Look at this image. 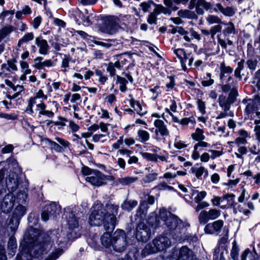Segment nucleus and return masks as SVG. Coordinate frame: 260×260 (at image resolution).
Segmentation results:
<instances>
[{
  "label": "nucleus",
  "mask_w": 260,
  "mask_h": 260,
  "mask_svg": "<svg viewBox=\"0 0 260 260\" xmlns=\"http://www.w3.org/2000/svg\"><path fill=\"white\" fill-rule=\"evenodd\" d=\"M174 146L176 148L181 149L186 148L187 145L184 142L180 140L178 138H176L174 141Z\"/></svg>",
  "instance_id": "864d4df0"
},
{
  "label": "nucleus",
  "mask_w": 260,
  "mask_h": 260,
  "mask_svg": "<svg viewBox=\"0 0 260 260\" xmlns=\"http://www.w3.org/2000/svg\"><path fill=\"white\" fill-rule=\"evenodd\" d=\"M200 150L199 148H198L197 146L194 145L193 150L191 154V158L193 159L197 160L200 158L201 156L200 154Z\"/></svg>",
  "instance_id": "680f3d73"
},
{
  "label": "nucleus",
  "mask_w": 260,
  "mask_h": 260,
  "mask_svg": "<svg viewBox=\"0 0 260 260\" xmlns=\"http://www.w3.org/2000/svg\"><path fill=\"white\" fill-rule=\"evenodd\" d=\"M221 215V211L216 209H211L208 211L202 210L198 216L199 222L201 224H205L210 220H214Z\"/></svg>",
  "instance_id": "9d476101"
},
{
  "label": "nucleus",
  "mask_w": 260,
  "mask_h": 260,
  "mask_svg": "<svg viewBox=\"0 0 260 260\" xmlns=\"http://www.w3.org/2000/svg\"><path fill=\"white\" fill-rule=\"evenodd\" d=\"M153 124L156 128L155 131L156 134L157 135L159 133L162 137L169 136V131L167 128V125L162 120L160 119H155L154 121Z\"/></svg>",
  "instance_id": "f3484780"
},
{
  "label": "nucleus",
  "mask_w": 260,
  "mask_h": 260,
  "mask_svg": "<svg viewBox=\"0 0 260 260\" xmlns=\"http://www.w3.org/2000/svg\"><path fill=\"white\" fill-rule=\"evenodd\" d=\"M68 237L65 236L64 233L61 232L59 236L57 237L56 242L58 243V245L60 244H63L68 241Z\"/></svg>",
  "instance_id": "bf43d9fd"
},
{
  "label": "nucleus",
  "mask_w": 260,
  "mask_h": 260,
  "mask_svg": "<svg viewBox=\"0 0 260 260\" xmlns=\"http://www.w3.org/2000/svg\"><path fill=\"white\" fill-rule=\"evenodd\" d=\"M197 103H198V107L199 110L200 111V112L203 114H205V113H206L205 103L204 101H203L202 100L199 99L198 100Z\"/></svg>",
  "instance_id": "e2e57ef3"
},
{
  "label": "nucleus",
  "mask_w": 260,
  "mask_h": 260,
  "mask_svg": "<svg viewBox=\"0 0 260 260\" xmlns=\"http://www.w3.org/2000/svg\"><path fill=\"white\" fill-rule=\"evenodd\" d=\"M126 236L124 231L117 229L113 234L112 247L119 252L123 251L127 245Z\"/></svg>",
  "instance_id": "0eeeda50"
},
{
  "label": "nucleus",
  "mask_w": 260,
  "mask_h": 260,
  "mask_svg": "<svg viewBox=\"0 0 260 260\" xmlns=\"http://www.w3.org/2000/svg\"><path fill=\"white\" fill-rule=\"evenodd\" d=\"M39 99H42V100H46L47 99V95L44 93L42 89H39L36 92L34 95L30 97L27 101L28 104L25 112L29 115H34V111L33 110V107L38 103L37 100Z\"/></svg>",
  "instance_id": "9b49d317"
},
{
  "label": "nucleus",
  "mask_w": 260,
  "mask_h": 260,
  "mask_svg": "<svg viewBox=\"0 0 260 260\" xmlns=\"http://www.w3.org/2000/svg\"><path fill=\"white\" fill-rule=\"evenodd\" d=\"M122 67L121 63L119 61H116L115 62H109L107 66V71L110 73V75L112 76L115 75L116 74V68L120 69Z\"/></svg>",
  "instance_id": "c85d7f7f"
},
{
  "label": "nucleus",
  "mask_w": 260,
  "mask_h": 260,
  "mask_svg": "<svg viewBox=\"0 0 260 260\" xmlns=\"http://www.w3.org/2000/svg\"><path fill=\"white\" fill-rule=\"evenodd\" d=\"M141 154L144 159H145L148 161H151L153 162L157 161V154L150 153L148 152H141Z\"/></svg>",
  "instance_id": "37998d69"
},
{
  "label": "nucleus",
  "mask_w": 260,
  "mask_h": 260,
  "mask_svg": "<svg viewBox=\"0 0 260 260\" xmlns=\"http://www.w3.org/2000/svg\"><path fill=\"white\" fill-rule=\"evenodd\" d=\"M243 103L246 104L245 112L247 114L255 113L257 118L254 120V123H260V96H256L252 99H244Z\"/></svg>",
  "instance_id": "39448f33"
},
{
  "label": "nucleus",
  "mask_w": 260,
  "mask_h": 260,
  "mask_svg": "<svg viewBox=\"0 0 260 260\" xmlns=\"http://www.w3.org/2000/svg\"><path fill=\"white\" fill-rule=\"evenodd\" d=\"M158 174L156 172H151L146 175L141 179V183L142 184L151 183L156 180Z\"/></svg>",
  "instance_id": "72a5a7b5"
},
{
  "label": "nucleus",
  "mask_w": 260,
  "mask_h": 260,
  "mask_svg": "<svg viewBox=\"0 0 260 260\" xmlns=\"http://www.w3.org/2000/svg\"><path fill=\"white\" fill-rule=\"evenodd\" d=\"M228 254V251L224 247V249L217 248L215 249L213 254L214 260H225L224 255Z\"/></svg>",
  "instance_id": "cd10ccee"
},
{
  "label": "nucleus",
  "mask_w": 260,
  "mask_h": 260,
  "mask_svg": "<svg viewBox=\"0 0 260 260\" xmlns=\"http://www.w3.org/2000/svg\"><path fill=\"white\" fill-rule=\"evenodd\" d=\"M154 201L155 199L153 196H148L147 202L143 201L140 204V207L137 210L136 216L140 217L141 219L144 218L147 214L148 208L147 203L150 205H152L154 204Z\"/></svg>",
  "instance_id": "2eb2a0df"
},
{
  "label": "nucleus",
  "mask_w": 260,
  "mask_h": 260,
  "mask_svg": "<svg viewBox=\"0 0 260 260\" xmlns=\"http://www.w3.org/2000/svg\"><path fill=\"white\" fill-rule=\"evenodd\" d=\"M214 10L215 11H220L224 15L229 17L233 16L235 13V11L232 7H227L224 8L220 4L216 5Z\"/></svg>",
  "instance_id": "b1692460"
},
{
  "label": "nucleus",
  "mask_w": 260,
  "mask_h": 260,
  "mask_svg": "<svg viewBox=\"0 0 260 260\" xmlns=\"http://www.w3.org/2000/svg\"><path fill=\"white\" fill-rule=\"evenodd\" d=\"M257 63V62L256 60L252 59H248L246 62L247 67L252 71L256 69Z\"/></svg>",
  "instance_id": "69168bd1"
},
{
  "label": "nucleus",
  "mask_w": 260,
  "mask_h": 260,
  "mask_svg": "<svg viewBox=\"0 0 260 260\" xmlns=\"http://www.w3.org/2000/svg\"><path fill=\"white\" fill-rule=\"evenodd\" d=\"M244 60H241L240 61L238 62L237 64V67L234 72V76L238 79L239 81H240L242 79L241 72L244 69Z\"/></svg>",
  "instance_id": "c9c22d12"
},
{
  "label": "nucleus",
  "mask_w": 260,
  "mask_h": 260,
  "mask_svg": "<svg viewBox=\"0 0 260 260\" xmlns=\"http://www.w3.org/2000/svg\"><path fill=\"white\" fill-rule=\"evenodd\" d=\"M71 59V57L65 55L62 59L61 67L64 69L63 70L64 72L67 71L66 69L69 67V62Z\"/></svg>",
  "instance_id": "5fc2aeb1"
},
{
  "label": "nucleus",
  "mask_w": 260,
  "mask_h": 260,
  "mask_svg": "<svg viewBox=\"0 0 260 260\" xmlns=\"http://www.w3.org/2000/svg\"><path fill=\"white\" fill-rule=\"evenodd\" d=\"M223 24H217L211 27V36L212 39L214 38V36L217 32H221Z\"/></svg>",
  "instance_id": "3c124183"
},
{
  "label": "nucleus",
  "mask_w": 260,
  "mask_h": 260,
  "mask_svg": "<svg viewBox=\"0 0 260 260\" xmlns=\"http://www.w3.org/2000/svg\"><path fill=\"white\" fill-rule=\"evenodd\" d=\"M157 15H156L153 12H151V13H150L147 18L148 23H149L150 24H156L157 20Z\"/></svg>",
  "instance_id": "338daca9"
},
{
  "label": "nucleus",
  "mask_w": 260,
  "mask_h": 260,
  "mask_svg": "<svg viewBox=\"0 0 260 260\" xmlns=\"http://www.w3.org/2000/svg\"><path fill=\"white\" fill-rule=\"evenodd\" d=\"M190 172L191 173L194 174L196 177L198 178L203 175L204 172H205L206 175L208 174L207 171L206 170L205 168L203 167H200L199 168L192 167L190 169Z\"/></svg>",
  "instance_id": "4c0bfd02"
},
{
  "label": "nucleus",
  "mask_w": 260,
  "mask_h": 260,
  "mask_svg": "<svg viewBox=\"0 0 260 260\" xmlns=\"http://www.w3.org/2000/svg\"><path fill=\"white\" fill-rule=\"evenodd\" d=\"M51 238L49 236L45 237L39 230L31 228L28 235H24V245L21 244V250L17 254L16 260H31L32 251L34 256L38 258L47 253L52 246Z\"/></svg>",
  "instance_id": "f257e3e1"
},
{
  "label": "nucleus",
  "mask_w": 260,
  "mask_h": 260,
  "mask_svg": "<svg viewBox=\"0 0 260 260\" xmlns=\"http://www.w3.org/2000/svg\"><path fill=\"white\" fill-rule=\"evenodd\" d=\"M65 215L67 218L69 228L70 229H74L78 227L79 217H77L74 212L70 211H66Z\"/></svg>",
  "instance_id": "6ab92c4d"
},
{
  "label": "nucleus",
  "mask_w": 260,
  "mask_h": 260,
  "mask_svg": "<svg viewBox=\"0 0 260 260\" xmlns=\"http://www.w3.org/2000/svg\"><path fill=\"white\" fill-rule=\"evenodd\" d=\"M60 210V206L55 203H52L46 205L43 209L42 213V219L46 221L49 217L54 218L56 215L59 214Z\"/></svg>",
  "instance_id": "f8f14e48"
},
{
  "label": "nucleus",
  "mask_w": 260,
  "mask_h": 260,
  "mask_svg": "<svg viewBox=\"0 0 260 260\" xmlns=\"http://www.w3.org/2000/svg\"><path fill=\"white\" fill-rule=\"evenodd\" d=\"M137 178L132 177H126L124 178H118L116 182L117 184H121L123 186L124 185H128L132 183L135 182L137 180Z\"/></svg>",
  "instance_id": "2f4dec72"
},
{
  "label": "nucleus",
  "mask_w": 260,
  "mask_h": 260,
  "mask_svg": "<svg viewBox=\"0 0 260 260\" xmlns=\"http://www.w3.org/2000/svg\"><path fill=\"white\" fill-rule=\"evenodd\" d=\"M218 102L219 106L222 107L224 112H226L230 109V105L225 96L223 95H219Z\"/></svg>",
  "instance_id": "473e14b6"
},
{
  "label": "nucleus",
  "mask_w": 260,
  "mask_h": 260,
  "mask_svg": "<svg viewBox=\"0 0 260 260\" xmlns=\"http://www.w3.org/2000/svg\"><path fill=\"white\" fill-rule=\"evenodd\" d=\"M201 7L208 10L212 8V5L210 3L205 0H198L196 5V12L198 14L202 15L204 13V11Z\"/></svg>",
  "instance_id": "5701e85b"
},
{
  "label": "nucleus",
  "mask_w": 260,
  "mask_h": 260,
  "mask_svg": "<svg viewBox=\"0 0 260 260\" xmlns=\"http://www.w3.org/2000/svg\"><path fill=\"white\" fill-rule=\"evenodd\" d=\"M36 111L38 112V116L41 117L42 116H45L46 117L51 118L54 117V113L51 110H47V106L45 103L40 101V103L35 104Z\"/></svg>",
  "instance_id": "dca6fc26"
},
{
  "label": "nucleus",
  "mask_w": 260,
  "mask_h": 260,
  "mask_svg": "<svg viewBox=\"0 0 260 260\" xmlns=\"http://www.w3.org/2000/svg\"><path fill=\"white\" fill-rule=\"evenodd\" d=\"M35 42L36 45L39 47V52L40 54L46 55L48 53L50 47L46 40L41 37H37L36 38Z\"/></svg>",
  "instance_id": "aec40b11"
},
{
  "label": "nucleus",
  "mask_w": 260,
  "mask_h": 260,
  "mask_svg": "<svg viewBox=\"0 0 260 260\" xmlns=\"http://www.w3.org/2000/svg\"><path fill=\"white\" fill-rule=\"evenodd\" d=\"M87 182H89L94 186H100L105 183L106 178L101 172L98 170H93L89 176L85 178Z\"/></svg>",
  "instance_id": "ddd939ff"
},
{
  "label": "nucleus",
  "mask_w": 260,
  "mask_h": 260,
  "mask_svg": "<svg viewBox=\"0 0 260 260\" xmlns=\"http://www.w3.org/2000/svg\"><path fill=\"white\" fill-rule=\"evenodd\" d=\"M6 184L9 190H10L11 191H15L18 185L17 175L15 173L10 174L7 179Z\"/></svg>",
  "instance_id": "4be33fe9"
},
{
  "label": "nucleus",
  "mask_w": 260,
  "mask_h": 260,
  "mask_svg": "<svg viewBox=\"0 0 260 260\" xmlns=\"http://www.w3.org/2000/svg\"><path fill=\"white\" fill-rule=\"evenodd\" d=\"M13 196L11 194H7L5 196L1 204V209L3 212L8 213L12 209L14 205Z\"/></svg>",
  "instance_id": "a211bd4d"
},
{
  "label": "nucleus",
  "mask_w": 260,
  "mask_h": 260,
  "mask_svg": "<svg viewBox=\"0 0 260 260\" xmlns=\"http://www.w3.org/2000/svg\"><path fill=\"white\" fill-rule=\"evenodd\" d=\"M92 41L95 44L99 45V46H101L106 48H110L112 45L111 42H113L112 40H106V42H103L99 41H96V40H92Z\"/></svg>",
  "instance_id": "603ef678"
},
{
  "label": "nucleus",
  "mask_w": 260,
  "mask_h": 260,
  "mask_svg": "<svg viewBox=\"0 0 260 260\" xmlns=\"http://www.w3.org/2000/svg\"><path fill=\"white\" fill-rule=\"evenodd\" d=\"M16 240L14 237L11 236L10 237L8 243V255H9L10 257L13 256L16 253Z\"/></svg>",
  "instance_id": "393cba45"
},
{
  "label": "nucleus",
  "mask_w": 260,
  "mask_h": 260,
  "mask_svg": "<svg viewBox=\"0 0 260 260\" xmlns=\"http://www.w3.org/2000/svg\"><path fill=\"white\" fill-rule=\"evenodd\" d=\"M178 187L181 190L186 193L184 198L188 202L192 199L193 196H195L194 198L195 203H200L205 198L207 194L205 191H199L191 186L186 187L184 185L179 184Z\"/></svg>",
  "instance_id": "423d86ee"
},
{
  "label": "nucleus",
  "mask_w": 260,
  "mask_h": 260,
  "mask_svg": "<svg viewBox=\"0 0 260 260\" xmlns=\"http://www.w3.org/2000/svg\"><path fill=\"white\" fill-rule=\"evenodd\" d=\"M118 206L107 204L104 207L101 203L95 204L89 218V223L91 226L103 225L106 231L113 230L116 223V215L117 214Z\"/></svg>",
  "instance_id": "f03ea898"
},
{
  "label": "nucleus",
  "mask_w": 260,
  "mask_h": 260,
  "mask_svg": "<svg viewBox=\"0 0 260 260\" xmlns=\"http://www.w3.org/2000/svg\"><path fill=\"white\" fill-rule=\"evenodd\" d=\"M231 143L235 144L237 146H240L241 145H244L247 143V140L245 138L238 137L234 142H231Z\"/></svg>",
  "instance_id": "0e129e2a"
},
{
  "label": "nucleus",
  "mask_w": 260,
  "mask_h": 260,
  "mask_svg": "<svg viewBox=\"0 0 260 260\" xmlns=\"http://www.w3.org/2000/svg\"><path fill=\"white\" fill-rule=\"evenodd\" d=\"M137 137L138 140L142 143H146L150 138V134L146 131L142 129L137 131Z\"/></svg>",
  "instance_id": "a878e982"
},
{
  "label": "nucleus",
  "mask_w": 260,
  "mask_h": 260,
  "mask_svg": "<svg viewBox=\"0 0 260 260\" xmlns=\"http://www.w3.org/2000/svg\"><path fill=\"white\" fill-rule=\"evenodd\" d=\"M131 105L137 111V113L141 116H143L147 113L146 110L143 109L142 106L138 101L131 100Z\"/></svg>",
  "instance_id": "7c9ffc66"
},
{
  "label": "nucleus",
  "mask_w": 260,
  "mask_h": 260,
  "mask_svg": "<svg viewBox=\"0 0 260 260\" xmlns=\"http://www.w3.org/2000/svg\"><path fill=\"white\" fill-rule=\"evenodd\" d=\"M62 253L63 250L62 249H56L54 251L52 252L45 260H56L62 254Z\"/></svg>",
  "instance_id": "c03bdc74"
},
{
  "label": "nucleus",
  "mask_w": 260,
  "mask_h": 260,
  "mask_svg": "<svg viewBox=\"0 0 260 260\" xmlns=\"http://www.w3.org/2000/svg\"><path fill=\"white\" fill-rule=\"evenodd\" d=\"M206 19L209 25L213 24H224V22L222 21L217 16L209 15L206 17Z\"/></svg>",
  "instance_id": "e433bc0d"
},
{
  "label": "nucleus",
  "mask_w": 260,
  "mask_h": 260,
  "mask_svg": "<svg viewBox=\"0 0 260 260\" xmlns=\"http://www.w3.org/2000/svg\"><path fill=\"white\" fill-rule=\"evenodd\" d=\"M152 225L140 222L138 224L136 230V238L138 241L145 242L147 241L151 235Z\"/></svg>",
  "instance_id": "6e6552de"
},
{
  "label": "nucleus",
  "mask_w": 260,
  "mask_h": 260,
  "mask_svg": "<svg viewBox=\"0 0 260 260\" xmlns=\"http://www.w3.org/2000/svg\"><path fill=\"white\" fill-rule=\"evenodd\" d=\"M25 208L20 205L15 209L12 218L11 219L9 226L12 232L14 233L17 229L21 218L25 214Z\"/></svg>",
  "instance_id": "1a4fd4ad"
},
{
  "label": "nucleus",
  "mask_w": 260,
  "mask_h": 260,
  "mask_svg": "<svg viewBox=\"0 0 260 260\" xmlns=\"http://www.w3.org/2000/svg\"><path fill=\"white\" fill-rule=\"evenodd\" d=\"M108 134H95L92 136V141L94 142H104L108 138Z\"/></svg>",
  "instance_id": "8fccbe9b"
},
{
  "label": "nucleus",
  "mask_w": 260,
  "mask_h": 260,
  "mask_svg": "<svg viewBox=\"0 0 260 260\" xmlns=\"http://www.w3.org/2000/svg\"><path fill=\"white\" fill-rule=\"evenodd\" d=\"M228 83L225 85H223L221 88L223 92H228L229 91L232 87H234L237 83L236 81H234V79L232 77L230 76L228 78Z\"/></svg>",
  "instance_id": "79ce46f5"
},
{
  "label": "nucleus",
  "mask_w": 260,
  "mask_h": 260,
  "mask_svg": "<svg viewBox=\"0 0 260 260\" xmlns=\"http://www.w3.org/2000/svg\"><path fill=\"white\" fill-rule=\"evenodd\" d=\"M220 75L224 74H231L233 72V70L230 66H226L224 62H222L220 64Z\"/></svg>",
  "instance_id": "09e8293b"
},
{
  "label": "nucleus",
  "mask_w": 260,
  "mask_h": 260,
  "mask_svg": "<svg viewBox=\"0 0 260 260\" xmlns=\"http://www.w3.org/2000/svg\"><path fill=\"white\" fill-rule=\"evenodd\" d=\"M138 205L135 200L125 201L121 205V208L125 210L131 211Z\"/></svg>",
  "instance_id": "f704fd0d"
},
{
  "label": "nucleus",
  "mask_w": 260,
  "mask_h": 260,
  "mask_svg": "<svg viewBox=\"0 0 260 260\" xmlns=\"http://www.w3.org/2000/svg\"><path fill=\"white\" fill-rule=\"evenodd\" d=\"M34 38V36L32 32L26 34L20 40H19L18 42V47H20L22 44L26 43L29 41L32 40Z\"/></svg>",
  "instance_id": "a19ab883"
},
{
  "label": "nucleus",
  "mask_w": 260,
  "mask_h": 260,
  "mask_svg": "<svg viewBox=\"0 0 260 260\" xmlns=\"http://www.w3.org/2000/svg\"><path fill=\"white\" fill-rule=\"evenodd\" d=\"M171 243V240L168 237L164 235L158 236L151 243L146 245L142 251V256L144 257L149 254L165 250L170 246Z\"/></svg>",
  "instance_id": "20e7f679"
},
{
  "label": "nucleus",
  "mask_w": 260,
  "mask_h": 260,
  "mask_svg": "<svg viewBox=\"0 0 260 260\" xmlns=\"http://www.w3.org/2000/svg\"><path fill=\"white\" fill-rule=\"evenodd\" d=\"M117 83L119 85V88L121 91L124 92L126 90V84L128 83L127 81L124 78L120 77L119 76H117Z\"/></svg>",
  "instance_id": "a18cd8bd"
},
{
  "label": "nucleus",
  "mask_w": 260,
  "mask_h": 260,
  "mask_svg": "<svg viewBox=\"0 0 260 260\" xmlns=\"http://www.w3.org/2000/svg\"><path fill=\"white\" fill-rule=\"evenodd\" d=\"M101 241L104 246L109 247L112 246L113 236H111L109 232H106L101 237Z\"/></svg>",
  "instance_id": "bb28decb"
},
{
  "label": "nucleus",
  "mask_w": 260,
  "mask_h": 260,
  "mask_svg": "<svg viewBox=\"0 0 260 260\" xmlns=\"http://www.w3.org/2000/svg\"><path fill=\"white\" fill-rule=\"evenodd\" d=\"M205 80L201 82L202 85L204 87H208L212 85L214 83V80L212 78V75L210 73H207Z\"/></svg>",
  "instance_id": "de8ad7c7"
},
{
  "label": "nucleus",
  "mask_w": 260,
  "mask_h": 260,
  "mask_svg": "<svg viewBox=\"0 0 260 260\" xmlns=\"http://www.w3.org/2000/svg\"><path fill=\"white\" fill-rule=\"evenodd\" d=\"M156 221L158 225H165L168 230L172 231L173 237L178 241L185 237L184 235L190 225L164 208L160 209Z\"/></svg>",
  "instance_id": "7ed1b4c3"
},
{
  "label": "nucleus",
  "mask_w": 260,
  "mask_h": 260,
  "mask_svg": "<svg viewBox=\"0 0 260 260\" xmlns=\"http://www.w3.org/2000/svg\"><path fill=\"white\" fill-rule=\"evenodd\" d=\"M195 122L194 118L192 117L189 118H184L180 120V124L182 125H186L189 123H193Z\"/></svg>",
  "instance_id": "774afa93"
},
{
  "label": "nucleus",
  "mask_w": 260,
  "mask_h": 260,
  "mask_svg": "<svg viewBox=\"0 0 260 260\" xmlns=\"http://www.w3.org/2000/svg\"><path fill=\"white\" fill-rule=\"evenodd\" d=\"M223 224V221L220 219L208 223L204 228L205 232L208 234L218 235L220 233Z\"/></svg>",
  "instance_id": "4468645a"
},
{
  "label": "nucleus",
  "mask_w": 260,
  "mask_h": 260,
  "mask_svg": "<svg viewBox=\"0 0 260 260\" xmlns=\"http://www.w3.org/2000/svg\"><path fill=\"white\" fill-rule=\"evenodd\" d=\"M204 132L202 129L197 128L194 133L191 135V137L195 141H201L205 139V136L204 135Z\"/></svg>",
  "instance_id": "c756f323"
},
{
  "label": "nucleus",
  "mask_w": 260,
  "mask_h": 260,
  "mask_svg": "<svg viewBox=\"0 0 260 260\" xmlns=\"http://www.w3.org/2000/svg\"><path fill=\"white\" fill-rule=\"evenodd\" d=\"M173 52L179 59L183 70L186 71V62L188 57L184 50L181 48L174 49Z\"/></svg>",
  "instance_id": "412c9836"
},
{
  "label": "nucleus",
  "mask_w": 260,
  "mask_h": 260,
  "mask_svg": "<svg viewBox=\"0 0 260 260\" xmlns=\"http://www.w3.org/2000/svg\"><path fill=\"white\" fill-rule=\"evenodd\" d=\"M13 30L12 26H7L0 30V42L8 35H9Z\"/></svg>",
  "instance_id": "49530a36"
},
{
  "label": "nucleus",
  "mask_w": 260,
  "mask_h": 260,
  "mask_svg": "<svg viewBox=\"0 0 260 260\" xmlns=\"http://www.w3.org/2000/svg\"><path fill=\"white\" fill-rule=\"evenodd\" d=\"M47 141L49 145L51 147V148L54 149L55 151L57 152H60L61 151V147L56 142L52 141L50 139H47Z\"/></svg>",
  "instance_id": "052dcab7"
},
{
  "label": "nucleus",
  "mask_w": 260,
  "mask_h": 260,
  "mask_svg": "<svg viewBox=\"0 0 260 260\" xmlns=\"http://www.w3.org/2000/svg\"><path fill=\"white\" fill-rule=\"evenodd\" d=\"M229 236L228 233L222 237H221L219 240V247L218 248H220L221 249H224V247L226 248L225 245L228 242Z\"/></svg>",
  "instance_id": "6e6d98bb"
},
{
  "label": "nucleus",
  "mask_w": 260,
  "mask_h": 260,
  "mask_svg": "<svg viewBox=\"0 0 260 260\" xmlns=\"http://www.w3.org/2000/svg\"><path fill=\"white\" fill-rule=\"evenodd\" d=\"M225 28L223 30V34L224 35H228L234 34L235 31V26L232 22L224 23Z\"/></svg>",
  "instance_id": "58836bf2"
},
{
  "label": "nucleus",
  "mask_w": 260,
  "mask_h": 260,
  "mask_svg": "<svg viewBox=\"0 0 260 260\" xmlns=\"http://www.w3.org/2000/svg\"><path fill=\"white\" fill-rule=\"evenodd\" d=\"M239 248L234 244L231 252V255L234 260H238Z\"/></svg>",
  "instance_id": "13d9d810"
},
{
  "label": "nucleus",
  "mask_w": 260,
  "mask_h": 260,
  "mask_svg": "<svg viewBox=\"0 0 260 260\" xmlns=\"http://www.w3.org/2000/svg\"><path fill=\"white\" fill-rule=\"evenodd\" d=\"M153 5H155V3L152 0H148L141 3L140 4V7L141 8L142 10L144 13H146L148 12Z\"/></svg>",
  "instance_id": "ea45409f"
},
{
  "label": "nucleus",
  "mask_w": 260,
  "mask_h": 260,
  "mask_svg": "<svg viewBox=\"0 0 260 260\" xmlns=\"http://www.w3.org/2000/svg\"><path fill=\"white\" fill-rule=\"evenodd\" d=\"M153 6L155 7V8L152 12L156 15H158L161 13H166V9L162 5L155 4V5H153Z\"/></svg>",
  "instance_id": "4d7b16f0"
}]
</instances>
